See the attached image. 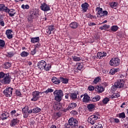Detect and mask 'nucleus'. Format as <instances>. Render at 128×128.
<instances>
[{
  "label": "nucleus",
  "mask_w": 128,
  "mask_h": 128,
  "mask_svg": "<svg viewBox=\"0 0 128 128\" xmlns=\"http://www.w3.org/2000/svg\"><path fill=\"white\" fill-rule=\"evenodd\" d=\"M54 96L55 100L60 102L62 100V97L64 96V92L60 90H56L54 92Z\"/></svg>",
  "instance_id": "nucleus-1"
},
{
  "label": "nucleus",
  "mask_w": 128,
  "mask_h": 128,
  "mask_svg": "<svg viewBox=\"0 0 128 128\" xmlns=\"http://www.w3.org/2000/svg\"><path fill=\"white\" fill-rule=\"evenodd\" d=\"M120 64V60L118 58H113L110 62V66H118Z\"/></svg>",
  "instance_id": "nucleus-2"
},
{
  "label": "nucleus",
  "mask_w": 128,
  "mask_h": 128,
  "mask_svg": "<svg viewBox=\"0 0 128 128\" xmlns=\"http://www.w3.org/2000/svg\"><path fill=\"white\" fill-rule=\"evenodd\" d=\"M68 122L71 128H78V122L76 118H70V120L68 121Z\"/></svg>",
  "instance_id": "nucleus-3"
},
{
  "label": "nucleus",
  "mask_w": 128,
  "mask_h": 128,
  "mask_svg": "<svg viewBox=\"0 0 128 128\" xmlns=\"http://www.w3.org/2000/svg\"><path fill=\"white\" fill-rule=\"evenodd\" d=\"M42 94V92L38 91H34L32 92V98L31 99L32 102H36L40 98V94Z\"/></svg>",
  "instance_id": "nucleus-4"
},
{
  "label": "nucleus",
  "mask_w": 128,
  "mask_h": 128,
  "mask_svg": "<svg viewBox=\"0 0 128 128\" xmlns=\"http://www.w3.org/2000/svg\"><path fill=\"white\" fill-rule=\"evenodd\" d=\"M14 88L12 87H7L3 92L4 94L7 98H10L12 96V90Z\"/></svg>",
  "instance_id": "nucleus-5"
},
{
  "label": "nucleus",
  "mask_w": 128,
  "mask_h": 128,
  "mask_svg": "<svg viewBox=\"0 0 128 128\" xmlns=\"http://www.w3.org/2000/svg\"><path fill=\"white\" fill-rule=\"evenodd\" d=\"M114 84L118 88H122L124 86V80L122 79H120L115 82Z\"/></svg>",
  "instance_id": "nucleus-6"
},
{
  "label": "nucleus",
  "mask_w": 128,
  "mask_h": 128,
  "mask_svg": "<svg viewBox=\"0 0 128 128\" xmlns=\"http://www.w3.org/2000/svg\"><path fill=\"white\" fill-rule=\"evenodd\" d=\"M98 118V117L96 115L90 116L88 119V122L91 124H96V120H97Z\"/></svg>",
  "instance_id": "nucleus-7"
},
{
  "label": "nucleus",
  "mask_w": 128,
  "mask_h": 128,
  "mask_svg": "<svg viewBox=\"0 0 128 128\" xmlns=\"http://www.w3.org/2000/svg\"><path fill=\"white\" fill-rule=\"evenodd\" d=\"M2 84H8L10 82V74L8 73L1 80Z\"/></svg>",
  "instance_id": "nucleus-8"
},
{
  "label": "nucleus",
  "mask_w": 128,
  "mask_h": 128,
  "mask_svg": "<svg viewBox=\"0 0 128 128\" xmlns=\"http://www.w3.org/2000/svg\"><path fill=\"white\" fill-rule=\"evenodd\" d=\"M46 62L44 60H41L38 63L37 66L40 70H42L46 68Z\"/></svg>",
  "instance_id": "nucleus-9"
},
{
  "label": "nucleus",
  "mask_w": 128,
  "mask_h": 128,
  "mask_svg": "<svg viewBox=\"0 0 128 128\" xmlns=\"http://www.w3.org/2000/svg\"><path fill=\"white\" fill-rule=\"evenodd\" d=\"M22 114H24V118H26L28 116V106H25L22 109Z\"/></svg>",
  "instance_id": "nucleus-10"
},
{
  "label": "nucleus",
  "mask_w": 128,
  "mask_h": 128,
  "mask_svg": "<svg viewBox=\"0 0 128 128\" xmlns=\"http://www.w3.org/2000/svg\"><path fill=\"white\" fill-rule=\"evenodd\" d=\"M42 112V109L38 107L34 108L32 110H30L28 111V114H38Z\"/></svg>",
  "instance_id": "nucleus-11"
},
{
  "label": "nucleus",
  "mask_w": 128,
  "mask_h": 128,
  "mask_svg": "<svg viewBox=\"0 0 128 128\" xmlns=\"http://www.w3.org/2000/svg\"><path fill=\"white\" fill-rule=\"evenodd\" d=\"M40 9L44 12H48L50 10V6H48L46 3H43L41 4L40 6Z\"/></svg>",
  "instance_id": "nucleus-12"
},
{
  "label": "nucleus",
  "mask_w": 128,
  "mask_h": 128,
  "mask_svg": "<svg viewBox=\"0 0 128 128\" xmlns=\"http://www.w3.org/2000/svg\"><path fill=\"white\" fill-rule=\"evenodd\" d=\"M30 14L28 18V20L30 22L32 20H34V18L36 16V13L34 11H30Z\"/></svg>",
  "instance_id": "nucleus-13"
},
{
  "label": "nucleus",
  "mask_w": 128,
  "mask_h": 128,
  "mask_svg": "<svg viewBox=\"0 0 128 128\" xmlns=\"http://www.w3.org/2000/svg\"><path fill=\"white\" fill-rule=\"evenodd\" d=\"M20 124V120L18 118H13L10 123V126H16V124Z\"/></svg>",
  "instance_id": "nucleus-14"
},
{
  "label": "nucleus",
  "mask_w": 128,
  "mask_h": 128,
  "mask_svg": "<svg viewBox=\"0 0 128 128\" xmlns=\"http://www.w3.org/2000/svg\"><path fill=\"white\" fill-rule=\"evenodd\" d=\"M7 14H8L10 16H14V14H16V10L14 9H10L8 8L7 12H6Z\"/></svg>",
  "instance_id": "nucleus-15"
},
{
  "label": "nucleus",
  "mask_w": 128,
  "mask_h": 128,
  "mask_svg": "<svg viewBox=\"0 0 128 128\" xmlns=\"http://www.w3.org/2000/svg\"><path fill=\"white\" fill-rule=\"evenodd\" d=\"M54 28L52 26H50L46 30V34H50L52 32L54 34Z\"/></svg>",
  "instance_id": "nucleus-16"
},
{
  "label": "nucleus",
  "mask_w": 128,
  "mask_h": 128,
  "mask_svg": "<svg viewBox=\"0 0 128 128\" xmlns=\"http://www.w3.org/2000/svg\"><path fill=\"white\" fill-rule=\"evenodd\" d=\"M62 108V104L58 102H56L54 104V110H60Z\"/></svg>",
  "instance_id": "nucleus-17"
},
{
  "label": "nucleus",
  "mask_w": 128,
  "mask_h": 128,
  "mask_svg": "<svg viewBox=\"0 0 128 128\" xmlns=\"http://www.w3.org/2000/svg\"><path fill=\"white\" fill-rule=\"evenodd\" d=\"M83 102H90V97L88 96V94L86 93L84 94V97L82 100Z\"/></svg>",
  "instance_id": "nucleus-18"
},
{
  "label": "nucleus",
  "mask_w": 128,
  "mask_h": 128,
  "mask_svg": "<svg viewBox=\"0 0 128 128\" xmlns=\"http://www.w3.org/2000/svg\"><path fill=\"white\" fill-rule=\"evenodd\" d=\"M12 30H8L6 32V34L8 40H11L12 38Z\"/></svg>",
  "instance_id": "nucleus-19"
},
{
  "label": "nucleus",
  "mask_w": 128,
  "mask_h": 128,
  "mask_svg": "<svg viewBox=\"0 0 128 128\" xmlns=\"http://www.w3.org/2000/svg\"><path fill=\"white\" fill-rule=\"evenodd\" d=\"M96 10L98 11L97 16H100V18H102V8H100V7H97L96 8Z\"/></svg>",
  "instance_id": "nucleus-20"
},
{
  "label": "nucleus",
  "mask_w": 128,
  "mask_h": 128,
  "mask_svg": "<svg viewBox=\"0 0 128 128\" xmlns=\"http://www.w3.org/2000/svg\"><path fill=\"white\" fill-rule=\"evenodd\" d=\"M100 100V96L97 95L94 97H91L90 102H96Z\"/></svg>",
  "instance_id": "nucleus-21"
},
{
  "label": "nucleus",
  "mask_w": 128,
  "mask_h": 128,
  "mask_svg": "<svg viewBox=\"0 0 128 128\" xmlns=\"http://www.w3.org/2000/svg\"><path fill=\"white\" fill-rule=\"evenodd\" d=\"M81 7L82 8V10L84 12H86L88 10V4L86 2H84L82 4Z\"/></svg>",
  "instance_id": "nucleus-22"
},
{
  "label": "nucleus",
  "mask_w": 128,
  "mask_h": 128,
  "mask_svg": "<svg viewBox=\"0 0 128 128\" xmlns=\"http://www.w3.org/2000/svg\"><path fill=\"white\" fill-rule=\"evenodd\" d=\"M95 90L98 92L100 94L104 90V87H102V86H98L95 88Z\"/></svg>",
  "instance_id": "nucleus-23"
},
{
  "label": "nucleus",
  "mask_w": 128,
  "mask_h": 128,
  "mask_svg": "<svg viewBox=\"0 0 128 128\" xmlns=\"http://www.w3.org/2000/svg\"><path fill=\"white\" fill-rule=\"evenodd\" d=\"M0 12H8V6H6L4 4H0Z\"/></svg>",
  "instance_id": "nucleus-24"
},
{
  "label": "nucleus",
  "mask_w": 128,
  "mask_h": 128,
  "mask_svg": "<svg viewBox=\"0 0 128 128\" xmlns=\"http://www.w3.org/2000/svg\"><path fill=\"white\" fill-rule=\"evenodd\" d=\"M78 92H74V93H71L70 96L72 100H76L78 98Z\"/></svg>",
  "instance_id": "nucleus-25"
},
{
  "label": "nucleus",
  "mask_w": 128,
  "mask_h": 128,
  "mask_svg": "<svg viewBox=\"0 0 128 128\" xmlns=\"http://www.w3.org/2000/svg\"><path fill=\"white\" fill-rule=\"evenodd\" d=\"M71 28H76L78 26V24L76 22H72L70 24Z\"/></svg>",
  "instance_id": "nucleus-26"
},
{
  "label": "nucleus",
  "mask_w": 128,
  "mask_h": 128,
  "mask_svg": "<svg viewBox=\"0 0 128 128\" xmlns=\"http://www.w3.org/2000/svg\"><path fill=\"white\" fill-rule=\"evenodd\" d=\"M52 81L55 84H60V78L58 79L56 77H52Z\"/></svg>",
  "instance_id": "nucleus-27"
},
{
  "label": "nucleus",
  "mask_w": 128,
  "mask_h": 128,
  "mask_svg": "<svg viewBox=\"0 0 128 128\" xmlns=\"http://www.w3.org/2000/svg\"><path fill=\"white\" fill-rule=\"evenodd\" d=\"M59 80H60V82H62V84H68V79L66 78H64L62 77H60L59 78Z\"/></svg>",
  "instance_id": "nucleus-28"
},
{
  "label": "nucleus",
  "mask_w": 128,
  "mask_h": 128,
  "mask_svg": "<svg viewBox=\"0 0 128 128\" xmlns=\"http://www.w3.org/2000/svg\"><path fill=\"white\" fill-rule=\"evenodd\" d=\"M76 103H71L68 106V110H74V108H76Z\"/></svg>",
  "instance_id": "nucleus-29"
},
{
  "label": "nucleus",
  "mask_w": 128,
  "mask_h": 128,
  "mask_svg": "<svg viewBox=\"0 0 128 128\" xmlns=\"http://www.w3.org/2000/svg\"><path fill=\"white\" fill-rule=\"evenodd\" d=\"M87 108L90 112H92L94 108V104H90L87 106Z\"/></svg>",
  "instance_id": "nucleus-30"
},
{
  "label": "nucleus",
  "mask_w": 128,
  "mask_h": 128,
  "mask_svg": "<svg viewBox=\"0 0 128 128\" xmlns=\"http://www.w3.org/2000/svg\"><path fill=\"white\" fill-rule=\"evenodd\" d=\"M120 68H115V69H111L110 72V74L114 76L116 74V72H119Z\"/></svg>",
  "instance_id": "nucleus-31"
},
{
  "label": "nucleus",
  "mask_w": 128,
  "mask_h": 128,
  "mask_svg": "<svg viewBox=\"0 0 128 128\" xmlns=\"http://www.w3.org/2000/svg\"><path fill=\"white\" fill-rule=\"evenodd\" d=\"M40 42V37L32 38H31V42L32 44H36V42Z\"/></svg>",
  "instance_id": "nucleus-32"
},
{
  "label": "nucleus",
  "mask_w": 128,
  "mask_h": 128,
  "mask_svg": "<svg viewBox=\"0 0 128 128\" xmlns=\"http://www.w3.org/2000/svg\"><path fill=\"white\" fill-rule=\"evenodd\" d=\"M8 113H3L2 114L1 118L2 120H6L8 118Z\"/></svg>",
  "instance_id": "nucleus-33"
},
{
  "label": "nucleus",
  "mask_w": 128,
  "mask_h": 128,
  "mask_svg": "<svg viewBox=\"0 0 128 128\" xmlns=\"http://www.w3.org/2000/svg\"><path fill=\"white\" fill-rule=\"evenodd\" d=\"M110 25H107L106 24H104L102 26H100L99 28L100 30H106L108 28H110Z\"/></svg>",
  "instance_id": "nucleus-34"
},
{
  "label": "nucleus",
  "mask_w": 128,
  "mask_h": 128,
  "mask_svg": "<svg viewBox=\"0 0 128 128\" xmlns=\"http://www.w3.org/2000/svg\"><path fill=\"white\" fill-rule=\"evenodd\" d=\"M50 68H52V65L50 64H46V66H45L44 70H46V72H48V70H50Z\"/></svg>",
  "instance_id": "nucleus-35"
},
{
  "label": "nucleus",
  "mask_w": 128,
  "mask_h": 128,
  "mask_svg": "<svg viewBox=\"0 0 128 128\" xmlns=\"http://www.w3.org/2000/svg\"><path fill=\"white\" fill-rule=\"evenodd\" d=\"M54 92V90L50 88H48V90H46L43 92H41V93L42 94H48V92Z\"/></svg>",
  "instance_id": "nucleus-36"
},
{
  "label": "nucleus",
  "mask_w": 128,
  "mask_h": 128,
  "mask_svg": "<svg viewBox=\"0 0 128 128\" xmlns=\"http://www.w3.org/2000/svg\"><path fill=\"white\" fill-rule=\"evenodd\" d=\"M120 95L118 93H114L112 95V98H120Z\"/></svg>",
  "instance_id": "nucleus-37"
},
{
  "label": "nucleus",
  "mask_w": 128,
  "mask_h": 128,
  "mask_svg": "<svg viewBox=\"0 0 128 128\" xmlns=\"http://www.w3.org/2000/svg\"><path fill=\"white\" fill-rule=\"evenodd\" d=\"M118 30V27L117 26H113L111 27V30L112 32H116Z\"/></svg>",
  "instance_id": "nucleus-38"
},
{
  "label": "nucleus",
  "mask_w": 128,
  "mask_h": 128,
  "mask_svg": "<svg viewBox=\"0 0 128 128\" xmlns=\"http://www.w3.org/2000/svg\"><path fill=\"white\" fill-rule=\"evenodd\" d=\"M10 64L8 62H5L4 65V68H10Z\"/></svg>",
  "instance_id": "nucleus-39"
},
{
  "label": "nucleus",
  "mask_w": 128,
  "mask_h": 128,
  "mask_svg": "<svg viewBox=\"0 0 128 128\" xmlns=\"http://www.w3.org/2000/svg\"><path fill=\"white\" fill-rule=\"evenodd\" d=\"M0 26H4V20L2 16H0Z\"/></svg>",
  "instance_id": "nucleus-40"
},
{
  "label": "nucleus",
  "mask_w": 128,
  "mask_h": 128,
  "mask_svg": "<svg viewBox=\"0 0 128 128\" xmlns=\"http://www.w3.org/2000/svg\"><path fill=\"white\" fill-rule=\"evenodd\" d=\"M20 56H23L24 58H26V56H28V52H26L25 51L22 52L21 54H20Z\"/></svg>",
  "instance_id": "nucleus-41"
},
{
  "label": "nucleus",
  "mask_w": 128,
  "mask_h": 128,
  "mask_svg": "<svg viewBox=\"0 0 128 128\" xmlns=\"http://www.w3.org/2000/svg\"><path fill=\"white\" fill-rule=\"evenodd\" d=\"M72 59L74 62H80V60H81L80 58L76 56H73Z\"/></svg>",
  "instance_id": "nucleus-42"
},
{
  "label": "nucleus",
  "mask_w": 128,
  "mask_h": 128,
  "mask_svg": "<svg viewBox=\"0 0 128 128\" xmlns=\"http://www.w3.org/2000/svg\"><path fill=\"white\" fill-rule=\"evenodd\" d=\"M119 118H126V114L124 112L119 114Z\"/></svg>",
  "instance_id": "nucleus-43"
},
{
  "label": "nucleus",
  "mask_w": 128,
  "mask_h": 128,
  "mask_svg": "<svg viewBox=\"0 0 128 128\" xmlns=\"http://www.w3.org/2000/svg\"><path fill=\"white\" fill-rule=\"evenodd\" d=\"M8 74H5L4 72H0V78H4Z\"/></svg>",
  "instance_id": "nucleus-44"
},
{
  "label": "nucleus",
  "mask_w": 128,
  "mask_h": 128,
  "mask_svg": "<svg viewBox=\"0 0 128 128\" xmlns=\"http://www.w3.org/2000/svg\"><path fill=\"white\" fill-rule=\"evenodd\" d=\"M110 102V98H105L103 100H102V102L103 104H106L108 102Z\"/></svg>",
  "instance_id": "nucleus-45"
},
{
  "label": "nucleus",
  "mask_w": 128,
  "mask_h": 128,
  "mask_svg": "<svg viewBox=\"0 0 128 128\" xmlns=\"http://www.w3.org/2000/svg\"><path fill=\"white\" fill-rule=\"evenodd\" d=\"M6 42H4V40H0V46H2V48H4Z\"/></svg>",
  "instance_id": "nucleus-46"
},
{
  "label": "nucleus",
  "mask_w": 128,
  "mask_h": 128,
  "mask_svg": "<svg viewBox=\"0 0 128 128\" xmlns=\"http://www.w3.org/2000/svg\"><path fill=\"white\" fill-rule=\"evenodd\" d=\"M22 8H24V10H28V8H30V6L28 4H22Z\"/></svg>",
  "instance_id": "nucleus-47"
},
{
  "label": "nucleus",
  "mask_w": 128,
  "mask_h": 128,
  "mask_svg": "<svg viewBox=\"0 0 128 128\" xmlns=\"http://www.w3.org/2000/svg\"><path fill=\"white\" fill-rule=\"evenodd\" d=\"M108 11H106V10L102 11V18H104V16H108Z\"/></svg>",
  "instance_id": "nucleus-48"
},
{
  "label": "nucleus",
  "mask_w": 128,
  "mask_h": 128,
  "mask_svg": "<svg viewBox=\"0 0 128 128\" xmlns=\"http://www.w3.org/2000/svg\"><path fill=\"white\" fill-rule=\"evenodd\" d=\"M100 78L99 77H96L94 80L93 82L94 84H98L100 82Z\"/></svg>",
  "instance_id": "nucleus-49"
},
{
  "label": "nucleus",
  "mask_w": 128,
  "mask_h": 128,
  "mask_svg": "<svg viewBox=\"0 0 128 128\" xmlns=\"http://www.w3.org/2000/svg\"><path fill=\"white\" fill-rule=\"evenodd\" d=\"M92 128H102V124H98L97 125L93 126Z\"/></svg>",
  "instance_id": "nucleus-50"
},
{
  "label": "nucleus",
  "mask_w": 128,
  "mask_h": 128,
  "mask_svg": "<svg viewBox=\"0 0 128 128\" xmlns=\"http://www.w3.org/2000/svg\"><path fill=\"white\" fill-rule=\"evenodd\" d=\"M97 56L98 58H104V56L102 55V52H98L97 54Z\"/></svg>",
  "instance_id": "nucleus-51"
},
{
  "label": "nucleus",
  "mask_w": 128,
  "mask_h": 128,
  "mask_svg": "<svg viewBox=\"0 0 128 128\" xmlns=\"http://www.w3.org/2000/svg\"><path fill=\"white\" fill-rule=\"evenodd\" d=\"M110 6L112 8H114L118 6V4L116 2H112L110 4Z\"/></svg>",
  "instance_id": "nucleus-52"
},
{
  "label": "nucleus",
  "mask_w": 128,
  "mask_h": 128,
  "mask_svg": "<svg viewBox=\"0 0 128 128\" xmlns=\"http://www.w3.org/2000/svg\"><path fill=\"white\" fill-rule=\"evenodd\" d=\"M82 68V65L80 64V63H78L77 70H81Z\"/></svg>",
  "instance_id": "nucleus-53"
},
{
  "label": "nucleus",
  "mask_w": 128,
  "mask_h": 128,
  "mask_svg": "<svg viewBox=\"0 0 128 128\" xmlns=\"http://www.w3.org/2000/svg\"><path fill=\"white\" fill-rule=\"evenodd\" d=\"M116 88H118L116 86V84H114V86L112 87L111 90L112 92H116Z\"/></svg>",
  "instance_id": "nucleus-54"
},
{
  "label": "nucleus",
  "mask_w": 128,
  "mask_h": 128,
  "mask_svg": "<svg viewBox=\"0 0 128 128\" xmlns=\"http://www.w3.org/2000/svg\"><path fill=\"white\" fill-rule=\"evenodd\" d=\"M88 90L90 92H92V90H94V87L92 86H88Z\"/></svg>",
  "instance_id": "nucleus-55"
},
{
  "label": "nucleus",
  "mask_w": 128,
  "mask_h": 128,
  "mask_svg": "<svg viewBox=\"0 0 128 128\" xmlns=\"http://www.w3.org/2000/svg\"><path fill=\"white\" fill-rule=\"evenodd\" d=\"M36 48H34L31 51V54L34 56V54H36Z\"/></svg>",
  "instance_id": "nucleus-56"
},
{
  "label": "nucleus",
  "mask_w": 128,
  "mask_h": 128,
  "mask_svg": "<svg viewBox=\"0 0 128 128\" xmlns=\"http://www.w3.org/2000/svg\"><path fill=\"white\" fill-rule=\"evenodd\" d=\"M14 52H8V58H12V56H14Z\"/></svg>",
  "instance_id": "nucleus-57"
},
{
  "label": "nucleus",
  "mask_w": 128,
  "mask_h": 128,
  "mask_svg": "<svg viewBox=\"0 0 128 128\" xmlns=\"http://www.w3.org/2000/svg\"><path fill=\"white\" fill-rule=\"evenodd\" d=\"M70 123L65 124L64 128H70Z\"/></svg>",
  "instance_id": "nucleus-58"
},
{
  "label": "nucleus",
  "mask_w": 128,
  "mask_h": 128,
  "mask_svg": "<svg viewBox=\"0 0 128 128\" xmlns=\"http://www.w3.org/2000/svg\"><path fill=\"white\" fill-rule=\"evenodd\" d=\"M16 112V110H13L10 112V114L11 116H14V114H15Z\"/></svg>",
  "instance_id": "nucleus-59"
},
{
  "label": "nucleus",
  "mask_w": 128,
  "mask_h": 128,
  "mask_svg": "<svg viewBox=\"0 0 128 128\" xmlns=\"http://www.w3.org/2000/svg\"><path fill=\"white\" fill-rule=\"evenodd\" d=\"M16 95L18 96H20L22 95V94L20 93V92L18 91V90H16Z\"/></svg>",
  "instance_id": "nucleus-60"
},
{
  "label": "nucleus",
  "mask_w": 128,
  "mask_h": 128,
  "mask_svg": "<svg viewBox=\"0 0 128 128\" xmlns=\"http://www.w3.org/2000/svg\"><path fill=\"white\" fill-rule=\"evenodd\" d=\"M40 43H38L34 45V48H40Z\"/></svg>",
  "instance_id": "nucleus-61"
},
{
  "label": "nucleus",
  "mask_w": 128,
  "mask_h": 128,
  "mask_svg": "<svg viewBox=\"0 0 128 128\" xmlns=\"http://www.w3.org/2000/svg\"><path fill=\"white\" fill-rule=\"evenodd\" d=\"M96 24L94 22H90L88 24V26H96Z\"/></svg>",
  "instance_id": "nucleus-62"
},
{
  "label": "nucleus",
  "mask_w": 128,
  "mask_h": 128,
  "mask_svg": "<svg viewBox=\"0 0 128 128\" xmlns=\"http://www.w3.org/2000/svg\"><path fill=\"white\" fill-rule=\"evenodd\" d=\"M72 112L73 114H75V115L78 114V112L76 110H72Z\"/></svg>",
  "instance_id": "nucleus-63"
},
{
  "label": "nucleus",
  "mask_w": 128,
  "mask_h": 128,
  "mask_svg": "<svg viewBox=\"0 0 128 128\" xmlns=\"http://www.w3.org/2000/svg\"><path fill=\"white\" fill-rule=\"evenodd\" d=\"M88 17L90 18H94V16H92V15L90 14H88Z\"/></svg>",
  "instance_id": "nucleus-64"
}]
</instances>
